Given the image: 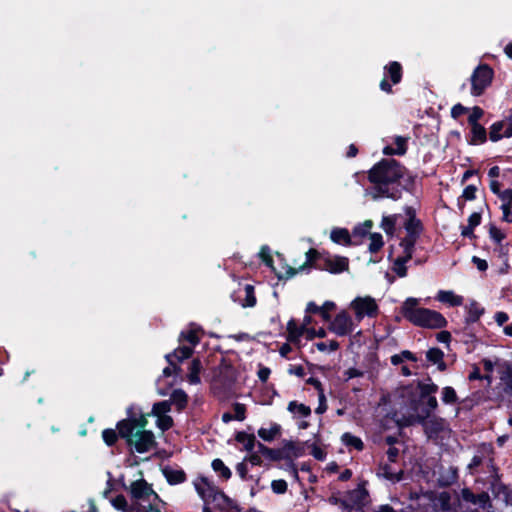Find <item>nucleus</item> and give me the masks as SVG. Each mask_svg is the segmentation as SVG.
I'll list each match as a JSON object with an SVG mask.
<instances>
[{"instance_id": "1", "label": "nucleus", "mask_w": 512, "mask_h": 512, "mask_svg": "<svg viewBox=\"0 0 512 512\" xmlns=\"http://www.w3.org/2000/svg\"><path fill=\"white\" fill-rule=\"evenodd\" d=\"M416 177L394 158H382L367 172L373 199L388 198L397 201L402 198L403 192L414 194Z\"/></svg>"}, {"instance_id": "2", "label": "nucleus", "mask_w": 512, "mask_h": 512, "mask_svg": "<svg viewBox=\"0 0 512 512\" xmlns=\"http://www.w3.org/2000/svg\"><path fill=\"white\" fill-rule=\"evenodd\" d=\"M306 261L298 268L286 265L285 274H278L279 280H288L305 270H321L327 271L331 274H340L349 269V259L344 256H332L328 251H319L315 248H310L306 253Z\"/></svg>"}, {"instance_id": "3", "label": "nucleus", "mask_w": 512, "mask_h": 512, "mask_svg": "<svg viewBox=\"0 0 512 512\" xmlns=\"http://www.w3.org/2000/svg\"><path fill=\"white\" fill-rule=\"evenodd\" d=\"M147 425L148 420L144 416L137 417L135 410H132L129 428L124 432L126 445L132 453L144 454L157 447L155 434L146 429Z\"/></svg>"}, {"instance_id": "4", "label": "nucleus", "mask_w": 512, "mask_h": 512, "mask_svg": "<svg viewBox=\"0 0 512 512\" xmlns=\"http://www.w3.org/2000/svg\"><path fill=\"white\" fill-rule=\"evenodd\" d=\"M418 305V299L407 298L401 307L402 316L413 325L422 328L442 329L447 326L448 322L440 312Z\"/></svg>"}, {"instance_id": "5", "label": "nucleus", "mask_w": 512, "mask_h": 512, "mask_svg": "<svg viewBox=\"0 0 512 512\" xmlns=\"http://www.w3.org/2000/svg\"><path fill=\"white\" fill-rule=\"evenodd\" d=\"M416 387L419 390V397L410 399L409 406L416 412L413 420L424 421L438 408V401L434 394L437 393L439 387L433 382L424 383L421 380L417 381Z\"/></svg>"}, {"instance_id": "6", "label": "nucleus", "mask_w": 512, "mask_h": 512, "mask_svg": "<svg viewBox=\"0 0 512 512\" xmlns=\"http://www.w3.org/2000/svg\"><path fill=\"white\" fill-rule=\"evenodd\" d=\"M201 482L206 488L204 489L200 485L196 484L195 489L204 502L214 503L215 509L220 512H242V508L233 499L226 495L223 490L214 485L208 478L202 477Z\"/></svg>"}, {"instance_id": "7", "label": "nucleus", "mask_w": 512, "mask_h": 512, "mask_svg": "<svg viewBox=\"0 0 512 512\" xmlns=\"http://www.w3.org/2000/svg\"><path fill=\"white\" fill-rule=\"evenodd\" d=\"M493 78V68L486 63L479 64L470 76L471 95L475 97L483 95L486 89L492 84Z\"/></svg>"}, {"instance_id": "8", "label": "nucleus", "mask_w": 512, "mask_h": 512, "mask_svg": "<svg viewBox=\"0 0 512 512\" xmlns=\"http://www.w3.org/2000/svg\"><path fill=\"white\" fill-rule=\"evenodd\" d=\"M136 409V405L131 404L126 408V418L119 420L116 423V428H106L102 431V439L108 447H113L118 439H123L126 442L127 437L124 432L130 425V417L132 410Z\"/></svg>"}, {"instance_id": "9", "label": "nucleus", "mask_w": 512, "mask_h": 512, "mask_svg": "<svg viewBox=\"0 0 512 512\" xmlns=\"http://www.w3.org/2000/svg\"><path fill=\"white\" fill-rule=\"evenodd\" d=\"M384 77L379 83L381 91L392 94L393 85H397L402 81L403 78V67L398 61L388 62L384 68Z\"/></svg>"}, {"instance_id": "10", "label": "nucleus", "mask_w": 512, "mask_h": 512, "mask_svg": "<svg viewBox=\"0 0 512 512\" xmlns=\"http://www.w3.org/2000/svg\"><path fill=\"white\" fill-rule=\"evenodd\" d=\"M355 312V317L360 322L365 316L374 318L379 313V307L371 296L356 297L350 304Z\"/></svg>"}, {"instance_id": "11", "label": "nucleus", "mask_w": 512, "mask_h": 512, "mask_svg": "<svg viewBox=\"0 0 512 512\" xmlns=\"http://www.w3.org/2000/svg\"><path fill=\"white\" fill-rule=\"evenodd\" d=\"M366 482L363 481L357 485L355 489L348 490L346 494V500L351 507L352 511L362 512L368 503L369 492L366 489Z\"/></svg>"}, {"instance_id": "12", "label": "nucleus", "mask_w": 512, "mask_h": 512, "mask_svg": "<svg viewBox=\"0 0 512 512\" xmlns=\"http://www.w3.org/2000/svg\"><path fill=\"white\" fill-rule=\"evenodd\" d=\"M354 323L346 310L340 311L333 320L329 322L328 330L337 336L343 337L351 334L354 330Z\"/></svg>"}, {"instance_id": "13", "label": "nucleus", "mask_w": 512, "mask_h": 512, "mask_svg": "<svg viewBox=\"0 0 512 512\" xmlns=\"http://www.w3.org/2000/svg\"><path fill=\"white\" fill-rule=\"evenodd\" d=\"M413 415H409L405 418V425L411 426L414 424H421L424 428L425 433L428 437H437L444 430V419L440 417H429L425 418L424 421L413 420Z\"/></svg>"}, {"instance_id": "14", "label": "nucleus", "mask_w": 512, "mask_h": 512, "mask_svg": "<svg viewBox=\"0 0 512 512\" xmlns=\"http://www.w3.org/2000/svg\"><path fill=\"white\" fill-rule=\"evenodd\" d=\"M194 353V347L192 346H179L173 352L165 355V359L171 366L174 367V372L176 376H180L182 373L181 367L177 362H182L186 359H189Z\"/></svg>"}, {"instance_id": "15", "label": "nucleus", "mask_w": 512, "mask_h": 512, "mask_svg": "<svg viewBox=\"0 0 512 512\" xmlns=\"http://www.w3.org/2000/svg\"><path fill=\"white\" fill-rule=\"evenodd\" d=\"M130 493L136 501L145 500L150 496L161 501L159 495L153 490L152 485L148 484L143 478L135 480L130 484Z\"/></svg>"}, {"instance_id": "16", "label": "nucleus", "mask_w": 512, "mask_h": 512, "mask_svg": "<svg viewBox=\"0 0 512 512\" xmlns=\"http://www.w3.org/2000/svg\"><path fill=\"white\" fill-rule=\"evenodd\" d=\"M171 411V402L168 400H163L159 402H155L152 406V410L149 413H143L142 410L136 406L135 414L137 417L144 416L147 420L148 417L154 416L156 418L167 415Z\"/></svg>"}, {"instance_id": "17", "label": "nucleus", "mask_w": 512, "mask_h": 512, "mask_svg": "<svg viewBox=\"0 0 512 512\" xmlns=\"http://www.w3.org/2000/svg\"><path fill=\"white\" fill-rule=\"evenodd\" d=\"M305 335L304 327H300L294 318L287 323V341L297 348H301V337Z\"/></svg>"}, {"instance_id": "18", "label": "nucleus", "mask_w": 512, "mask_h": 512, "mask_svg": "<svg viewBox=\"0 0 512 512\" xmlns=\"http://www.w3.org/2000/svg\"><path fill=\"white\" fill-rule=\"evenodd\" d=\"M200 332H202V328L195 323H191L187 330L181 331L178 341L179 343L188 342L190 346L195 347L200 342Z\"/></svg>"}, {"instance_id": "19", "label": "nucleus", "mask_w": 512, "mask_h": 512, "mask_svg": "<svg viewBox=\"0 0 512 512\" xmlns=\"http://www.w3.org/2000/svg\"><path fill=\"white\" fill-rule=\"evenodd\" d=\"M462 499L474 505H479L482 508H485L487 504H490V497L487 492L483 491L475 494L469 488H464L462 490Z\"/></svg>"}, {"instance_id": "20", "label": "nucleus", "mask_w": 512, "mask_h": 512, "mask_svg": "<svg viewBox=\"0 0 512 512\" xmlns=\"http://www.w3.org/2000/svg\"><path fill=\"white\" fill-rule=\"evenodd\" d=\"M487 141V130L482 124L470 125V136L467 139L469 145L477 146Z\"/></svg>"}, {"instance_id": "21", "label": "nucleus", "mask_w": 512, "mask_h": 512, "mask_svg": "<svg viewBox=\"0 0 512 512\" xmlns=\"http://www.w3.org/2000/svg\"><path fill=\"white\" fill-rule=\"evenodd\" d=\"M500 380L503 383V392L507 396H512V363L504 362L499 370Z\"/></svg>"}, {"instance_id": "22", "label": "nucleus", "mask_w": 512, "mask_h": 512, "mask_svg": "<svg viewBox=\"0 0 512 512\" xmlns=\"http://www.w3.org/2000/svg\"><path fill=\"white\" fill-rule=\"evenodd\" d=\"M507 126V116L503 120L494 122L489 128V139L492 142H498L502 138H510L511 136L506 135Z\"/></svg>"}, {"instance_id": "23", "label": "nucleus", "mask_w": 512, "mask_h": 512, "mask_svg": "<svg viewBox=\"0 0 512 512\" xmlns=\"http://www.w3.org/2000/svg\"><path fill=\"white\" fill-rule=\"evenodd\" d=\"M435 299L439 302L448 304L451 307H458L463 304V297L456 295L451 290H439Z\"/></svg>"}, {"instance_id": "24", "label": "nucleus", "mask_w": 512, "mask_h": 512, "mask_svg": "<svg viewBox=\"0 0 512 512\" xmlns=\"http://www.w3.org/2000/svg\"><path fill=\"white\" fill-rule=\"evenodd\" d=\"M377 475L392 482H400L404 477V472L403 470L396 472L392 469L390 464L380 463L378 465Z\"/></svg>"}, {"instance_id": "25", "label": "nucleus", "mask_w": 512, "mask_h": 512, "mask_svg": "<svg viewBox=\"0 0 512 512\" xmlns=\"http://www.w3.org/2000/svg\"><path fill=\"white\" fill-rule=\"evenodd\" d=\"M426 359L431 364L437 365V369L441 372L447 369V364L444 361V352L438 347L430 348L426 352Z\"/></svg>"}, {"instance_id": "26", "label": "nucleus", "mask_w": 512, "mask_h": 512, "mask_svg": "<svg viewBox=\"0 0 512 512\" xmlns=\"http://www.w3.org/2000/svg\"><path fill=\"white\" fill-rule=\"evenodd\" d=\"M403 226L406 231L405 237L409 238L419 239L424 231V225L420 219H406Z\"/></svg>"}, {"instance_id": "27", "label": "nucleus", "mask_w": 512, "mask_h": 512, "mask_svg": "<svg viewBox=\"0 0 512 512\" xmlns=\"http://www.w3.org/2000/svg\"><path fill=\"white\" fill-rule=\"evenodd\" d=\"M163 475L170 485H178L186 481V473L182 470H176L169 466L162 469Z\"/></svg>"}, {"instance_id": "28", "label": "nucleus", "mask_w": 512, "mask_h": 512, "mask_svg": "<svg viewBox=\"0 0 512 512\" xmlns=\"http://www.w3.org/2000/svg\"><path fill=\"white\" fill-rule=\"evenodd\" d=\"M189 397L187 393L182 389H175L170 394L171 406L175 405L178 412H182L188 405Z\"/></svg>"}, {"instance_id": "29", "label": "nucleus", "mask_w": 512, "mask_h": 512, "mask_svg": "<svg viewBox=\"0 0 512 512\" xmlns=\"http://www.w3.org/2000/svg\"><path fill=\"white\" fill-rule=\"evenodd\" d=\"M485 313V309L479 305L475 300L471 301L467 307V316L464 319V323L471 325L479 321L480 317Z\"/></svg>"}, {"instance_id": "30", "label": "nucleus", "mask_w": 512, "mask_h": 512, "mask_svg": "<svg viewBox=\"0 0 512 512\" xmlns=\"http://www.w3.org/2000/svg\"><path fill=\"white\" fill-rule=\"evenodd\" d=\"M330 238L336 244H341L344 246L352 245L350 233L346 228H333L330 233Z\"/></svg>"}, {"instance_id": "31", "label": "nucleus", "mask_w": 512, "mask_h": 512, "mask_svg": "<svg viewBox=\"0 0 512 512\" xmlns=\"http://www.w3.org/2000/svg\"><path fill=\"white\" fill-rule=\"evenodd\" d=\"M187 380L190 384L200 383V372L202 370V363L199 358H193L188 367Z\"/></svg>"}, {"instance_id": "32", "label": "nucleus", "mask_w": 512, "mask_h": 512, "mask_svg": "<svg viewBox=\"0 0 512 512\" xmlns=\"http://www.w3.org/2000/svg\"><path fill=\"white\" fill-rule=\"evenodd\" d=\"M257 434L262 440L271 442L281 434V426L277 423H272L269 429L264 427L258 429Z\"/></svg>"}, {"instance_id": "33", "label": "nucleus", "mask_w": 512, "mask_h": 512, "mask_svg": "<svg viewBox=\"0 0 512 512\" xmlns=\"http://www.w3.org/2000/svg\"><path fill=\"white\" fill-rule=\"evenodd\" d=\"M235 440L244 444V449L252 452L256 446V437L254 434H248L245 431H239L235 434Z\"/></svg>"}, {"instance_id": "34", "label": "nucleus", "mask_w": 512, "mask_h": 512, "mask_svg": "<svg viewBox=\"0 0 512 512\" xmlns=\"http://www.w3.org/2000/svg\"><path fill=\"white\" fill-rule=\"evenodd\" d=\"M481 449V453L484 455V454H487V455H490L491 457L489 458V461H488V467L492 470L493 472V475L492 477L493 478H497V480H499V474H498V467L496 466L495 464V461H494V458H493V454H494V447L492 446L491 443H483L480 447Z\"/></svg>"}, {"instance_id": "35", "label": "nucleus", "mask_w": 512, "mask_h": 512, "mask_svg": "<svg viewBox=\"0 0 512 512\" xmlns=\"http://www.w3.org/2000/svg\"><path fill=\"white\" fill-rule=\"evenodd\" d=\"M417 241V238L404 237L403 239H401L399 245L403 249L402 257H405L409 260L413 258Z\"/></svg>"}, {"instance_id": "36", "label": "nucleus", "mask_w": 512, "mask_h": 512, "mask_svg": "<svg viewBox=\"0 0 512 512\" xmlns=\"http://www.w3.org/2000/svg\"><path fill=\"white\" fill-rule=\"evenodd\" d=\"M341 441L347 447H352L357 451H362L364 449V443L361 438L351 434L350 432H345L341 436Z\"/></svg>"}, {"instance_id": "37", "label": "nucleus", "mask_w": 512, "mask_h": 512, "mask_svg": "<svg viewBox=\"0 0 512 512\" xmlns=\"http://www.w3.org/2000/svg\"><path fill=\"white\" fill-rule=\"evenodd\" d=\"M456 333L461 335V341L466 345H474L478 342V338L474 330L471 328V325L465 324L464 328Z\"/></svg>"}, {"instance_id": "38", "label": "nucleus", "mask_w": 512, "mask_h": 512, "mask_svg": "<svg viewBox=\"0 0 512 512\" xmlns=\"http://www.w3.org/2000/svg\"><path fill=\"white\" fill-rule=\"evenodd\" d=\"M244 299L241 305L243 307H254L256 305L257 299L255 296V289L253 285L246 284L244 289Z\"/></svg>"}, {"instance_id": "39", "label": "nucleus", "mask_w": 512, "mask_h": 512, "mask_svg": "<svg viewBox=\"0 0 512 512\" xmlns=\"http://www.w3.org/2000/svg\"><path fill=\"white\" fill-rule=\"evenodd\" d=\"M212 469L220 475L225 480H228L231 478L232 472L231 470L225 465V463L219 459L216 458L211 463Z\"/></svg>"}, {"instance_id": "40", "label": "nucleus", "mask_w": 512, "mask_h": 512, "mask_svg": "<svg viewBox=\"0 0 512 512\" xmlns=\"http://www.w3.org/2000/svg\"><path fill=\"white\" fill-rule=\"evenodd\" d=\"M409 261V259L402 256H399L394 260L392 270L398 277L404 278L407 276L408 269L406 267V263Z\"/></svg>"}, {"instance_id": "41", "label": "nucleus", "mask_w": 512, "mask_h": 512, "mask_svg": "<svg viewBox=\"0 0 512 512\" xmlns=\"http://www.w3.org/2000/svg\"><path fill=\"white\" fill-rule=\"evenodd\" d=\"M287 410L291 413H299L302 417H309L311 415V408L303 403L297 401H290Z\"/></svg>"}, {"instance_id": "42", "label": "nucleus", "mask_w": 512, "mask_h": 512, "mask_svg": "<svg viewBox=\"0 0 512 512\" xmlns=\"http://www.w3.org/2000/svg\"><path fill=\"white\" fill-rule=\"evenodd\" d=\"M491 485H492V491L495 494V496L503 495L505 500L508 501V498L512 492L508 486L503 484L500 481V479L497 480V478H493Z\"/></svg>"}, {"instance_id": "43", "label": "nucleus", "mask_w": 512, "mask_h": 512, "mask_svg": "<svg viewBox=\"0 0 512 512\" xmlns=\"http://www.w3.org/2000/svg\"><path fill=\"white\" fill-rule=\"evenodd\" d=\"M266 458H268L271 461H280V460H290L291 456L290 454L285 453V449L282 448H268L266 452Z\"/></svg>"}, {"instance_id": "44", "label": "nucleus", "mask_w": 512, "mask_h": 512, "mask_svg": "<svg viewBox=\"0 0 512 512\" xmlns=\"http://www.w3.org/2000/svg\"><path fill=\"white\" fill-rule=\"evenodd\" d=\"M396 215L383 216L380 227L388 236H392L395 232Z\"/></svg>"}, {"instance_id": "45", "label": "nucleus", "mask_w": 512, "mask_h": 512, "mask_svg": "<svg viewBox=\"0 0 512 512\" xmlns=\"http://www.w3.org/2000/svg\"><path fill=\"white\" fill-rule=\"evenodd\" d=\"M370 244L368 247L369 252L377 253L384 246L383 237L380 233L374 232L369 234Z\"/></svg>"}, {"instance_id": "46", "label": "nucleus", "mask_w": 512, "mask_h": 512, "mask_svg": "<svg viewBox=\"0 0 512 512\" xmlns=\"http://www.w3.org/2000/svg\"><path fill=\"white\" fill-rule=\"evenodd\" d=\"M259 256L261 258V260L263 261V263L267 266V267H270L276 274V276L278 277V274H283L282 272H277L276 269L273 267V258L271 256V251H270V248L267 246V245H264L261 247L260 249V252H259Z\"/></svg>"}, {"instance_id": "47", "label": "nucleus", "mask_w": 512, "mask_h": 512, "mask_svg": "<svg viewBox=\"0 0 512 512\" xmlns=\"http://www.w3.org/2000/svg\"><path fill=\"white\" fill-rule=\"evenodd\" d=\"M441 399L445 404H455L458 402L457 393L455 389L451 386H446L442 389Z\"/></svg>"}, {"instance_id": "48", "label": "nucleus", "mask_w": 512, "mask_h": 512, "mask_svg": "<svg viewBox=\"0 0 512 512\" xmlns=\"http://www.w3.org/2000/svg\"><path fill=\"white\" fill-rule=\"evenodd\" d=\"M373 227V221L372 220H365L362 224H359L354 227L353 229V235L355 237H366L369 235V230Z\"/></svg>"}, {"instance_id": "49", "label": "nucleus", "mask_w": 512, "mask_h": 512, "mask_svg": "<svg viewBox=\"0 0 512 512\" xmlns=\"http://www.w3.org/2000/svg\"><path fill=\"white\" fill-rule=\"evenodd\" d=\"M408 140L409 137L404 136H395L394 144L396 145L395 149L397 152V156H403L406 154L408 150Z\"/></svg>"}, {"instance_id": "50", "label": "nucleus", "mask_w": 512, "mask_h": 512, "mask_svg": "<svg viewBox=\"0 0 512 512\" xmlns=\"http://www.w3.org/2000/svg\"><path fill=\"white\" fill-rule=\"evenodd\" d=\"M130 512H161L160 509L153 505H142L139 501H136L130 505Z\"/></svg>"}, {"instance_id": "51", "label": "nucleus", "mask_w": 512, "mask_h": 512, "mask_svg": "<svg viewBox=\"0 0 512 512\" xmlns=\"http://www.w3.org/2000/svg\"><path fill=\"white\" fill-rule=\"evenodd\" d=\"M156 426L162 431L166 432L174 426V420L170 415H164L156 418Z\"/></svg>"}, {"instance_id": "52", "label": "nucleus", "mask_w": 512, "mask_h": 512, "mask_svg": "<svg viewBox=\"0 0 512 512\" xmlns=\"http://www.w3.org/2000/svg\"><path fill=\"white\" fill-rule=\"evenodd\" d=\"M111 504L116 510L122 512H130V505H128L127 500L123 494H119L115 498H113L111 500Z\"/></svg>"}, {"instance_id": "53", "label": "nucleus", "mask_w": 512, "mask_h": 512, "mask_svg": "<svg viewBox=\"0 0 512 512\" xmlns=\"http://www.w3.org/2000/svg\"><path fill=\"white\" fill-rule=\"evenodd\" d=\"M484 116V110L480 106H474L467 118L468 125L479 124L480 119Z\"/></svg>"}, {"instance_id": "54", "label": "nucleus", "mask_w": 512, "mask_h": 512, "mask_svg": "<svg viewBox=\"0 0 512 512\" xmlns=\"http://www.w3.org/2000/svg\"><path fill=\"white\" fill-rule=\"evenodd\" d=\"M327 501L331 505L339 506L344 511L351 512V507L349 506L345 498H340L337 495L332 494L331 496L328 497Z\"/></svg>"}, {"instance_id": "55", "label": "nucleus", "mask_w": 512, "mask_h": 512, "mask_svg": "<svg viewBox=\"0 0 512 512\" xmlns=\"http://www.w3.org/2000/svg\"><path fill=\"white\" fill-rule=\"evenodd\" d=\"M336 308V304L332 301H325L321 306L320 316L324 321L330 322L331 315L330 311Z\"/></svg>"}, {"instance_id": "56", "label": "nucleus", "mask_w": 512, "mask_h": 512, "mask_svg": "<svg viewBox=\"0 0 512 512\" xmlns=\"http://www.w3.org/2000/svg\"><path fill=\"white\" fill-rule=\"evenodd\" d=\"M489 236L490 238L500 244L505 238H506V235L505 233H503L497 226H495L494 224H490L489 226Z\"/></svg>"}, {"instance_id": "57", "label": "nucleus", "mask_w": 512, "mask_h": 512, "mask_svg": "<svg viewBox=\"0 0 512 512\" xmlns=\"http://www.w3.org/2000/svg\"><path fill=\"white\" fill-rule=\"evenodd\" d=\"M271 489L275 494H285L288 490V484L284 479L273 480Z\"/></svg>"}, {"instance_id": "58", "label": "nucleus", "mask_w": 512, "mask_h": 512, "mask_svg": "<svg viewBox=\"0 0 512 512\" xmlns=\"http://www.w3.org/2000/svg\"><path fill=\"white\" fill-rule=\"evenodd\" d=\"M282 449H285V453H292L294 457H299L303 453V449L296 445L293 441H285Z\"/></svg>"}, {"instance_id": "59", "label": "nucleus", "mask_w": 512, "mask_h": 512, "mask_svg": "<svg viewBox=\"0 0 512 512\" xmlns=\"http://www.w3.org/2000/svg\"><path fill=\"white\" fill-rule=\"evenodd\" d=\"M339 346V342L336 340H331L328 345L325 342L315 343V347L321 352H326L327 350L334 352L339 349Z\"/></svg>"}, {"instance_id": "60", "label": "nucleus", "mask_w": 512, "mask_h": 512, "mask_svg": "<svg viewBox=\"0 0 512 512\" xmlns=\"http://www.w3.org/2000/svg\"><path fill=\"white\" fill-rule=\"evenodd\" d=\"M235 414L234 419L237 421H243L246 418V406L242 403L236 402L233 404Z\"/></svg>"}, {"instance_id": "61", "label": "nucleus", "mask_w": 512, "mask_h": 512, "mask_svg": "<svg viewBox=\"0 0 512 512\" xmlns=\"http://www.w3.org/2000/svg\"><path fill=\"white\" fill-rule=\"evenodd\" d=\"M305 336L308 341H312L316 337L324 338L326 337V330L324 328H319L318 330L315 328H309L307 331H305Z\"/></svg>"}, {"instance_id": "62", "label": "nucleus", "mask_w": 512, "mask_h": 512, "mask_svg": "<svg viewBox=\"0 0 512 512\" xmlns=\"http://www.w3.org/2000/svg\"><path fill=\"white\" fill-rule=\"evenodd\" d=\"M477 187L475 185H468L464 188L461 198L465 201H472L476 198Z\"/></svg>"}, {"instance_id": "63", "label": "nucleus", "mask_w": 512, "mask_h": 512, "mask_svg": "<svg viewBox=\"0 0 512 512\" xmlns=\"http://www.w3.org/2000/svg\"><path fill=\"white\" fill-rule=\"evenodd\" d=\"M310 454L319 461H324L326 459L327 453L320 448L317 444L313 443L311 446Z\"/></svg>"}, {"instance_id": "64", "label": "nucleus", "mask_w": 512, "mask_h": 512, "mask_svg": "<svg viewBox=\"0 0 512 512\" xmlns=\"http://www.w3.org/2000/svg\"><path fill=\"white\" fill-rule=\"evenodd\" d=\"M468 111H469L468 107H465L461 103H457L451 108L450 113H451V117L453 119H458L460 116L466 114Z\"/></svg>"}]
</instances>
